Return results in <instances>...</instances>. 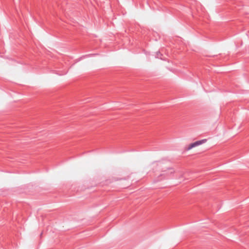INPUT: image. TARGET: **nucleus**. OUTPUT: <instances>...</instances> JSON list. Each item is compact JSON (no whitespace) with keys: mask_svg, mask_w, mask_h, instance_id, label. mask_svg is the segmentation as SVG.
I'll return each mask as SVG.
<instances>
[{"mask_svg":"<svg viewBox=\"0 0 249 249\" xmlns=\"http://www.w3.org/2000/svg\"><path fill=\"white\" fill-rule=\"evenodd\" d=\"M207 142V139H203L201 140L196 141L194 142L191 143L188 145V146L186 148V150H190L192 148L201 145Z\"/></svg>","mask_w":249,"mask_h":249,"instance_id":"f257e3e1","label":"nucleus"}]
</instances>
